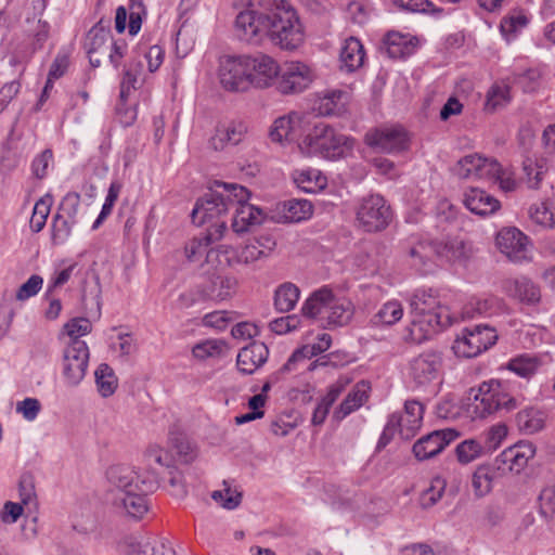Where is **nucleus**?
<instances>
[{
  "mask_svg": "<svg viewBox=\"0 0 555 555\" xmlns=\"http://www.w3.org/2000/svg\"><path fill=\"white\" fill-rule=\"evenodd\" d=\"M145 463L149 466V476L152 477L156 473L158 479V467L169 468L172 464V456L168 451L164 450L159 446H151L144 453Z\"/></svg>",
  "mask_w": 555,
  "mask_h": 555,
  "instance_id": "44",
  "label": "nucleus"
},
{
  "mask_svg": "<svg viewBox=\"0 0 555 555\" xmlns=\"http://www.w3.org/2000/svg\"><path fill=\"white\" fill-rule=\"evenodd\" d=\"M106 477L111 486L115 488L114 496L132 491H154L157 488L156 473L152 477L140 480L137 472L126 465L111 466L106 472Z\"/></svg>",
  "mask_w": 555,
  "mask_h": 555,
  "instance_id": "10",
  "label": "nucleus"
},
{
  "mask_svg": "<svg viewBox=\"0 0 555 555\" xmlns=\"http://www.w3.org/2000/svg\"><path fill=\"white\" fill-rule=\"evenodd\" d=\"M502 289L509 297L526 305H535L541 299L539 287L525 276L504 280L502 282Z\"/></svg>",
  "mask_w": 555,
  "mask_h": 555,
  "instance_id": "24",
  "label": "nucleus"
},
{
  "mask_svg": "<svg viewBox=\"0 0 555 555\" xmlns=\"http://www.w3.org/2000/svg\"><path fill=\"white\" fill-rule=\"evenodd\" d=\"M268 356L269 349L263 343L253 341L240 350L236 358L237 369L244 374H253L267 362Z\"/></svg>",
  "mask_w": 555,
  "mask_h": 555,
  "instance_id": "25",
  "label": "nucleus"
},
{
  "mask_svg": "<svg viewBox=\"0 0 555 555\" xmlns=\"http://www.w3.org/2000/svg\"><path fill=\"white\" fill-rule=\"evenodd\" d=\"M352 317L351 304L347 300H341L334 297L330 309L326 310L324 321L328 327L346 325Z\"/></svg>",
  "mask_w": 555,
  "mask_h": 555,
  "instance_id": "36",
  "label": "nucleus"
},
{
  "mask_svg": "<svg viewBox=\"0 0 555 555\" xmlns=\"http://www.w3.org/2000/svg\"><path fill=\"white\" fill-rule=\"evenodd\" d=\"M519 405L514 384L509 379H490L472 388L466 404L467 414L476 418H485L496 412H509Z\"/></svg>",
  "mask_w": 555,
  "mask_h": 555,
  "instance_id": "2",
  "label": "nucleus"
},
{
  "mask_svg": "<svg viewBox=\"0 0 555 555\" xmlns=\"http://www.w3.org/2000/svg\"><path fill=\"white\" fill-rule=\"evenodd\" d=\"M457 437L459 433L451 428L435 430L423 436L413 444V453L420 461L431 459Z\"/></svg>",
  "mask_w": 555,
  "mask_h": 555,
  "instance_id": "18",
  "label": "nucleus"
},
{
  "mask_svg": "<svg viewBox=\"0 0 555 555\" xmlns=\"http://www.w3.org/2000/svg\"><path fill=\"white\" fill-rule=\"evenodd\" d=\"M52 205V197L50 195H46L41 197L34 207L33 215L29 221V227L33 232H40L44 225L47 218L50 214V207Z\"/></svg>",
  "mask_w": 555,
  "mask_h": 555,
  "instance_id": "53",
  "label": "nucleus"
},
{
  "mask_svg": "<svg viewBox=\"0 0 555 555\" xmlns=\"http://www.w3.org/2000/svg\"><path fill=\"white\" fill-rule=\"evenodd\" d=\"M224 347L225 343L221 339H207L196 344L192 349V353L196 359L205 360L220 356Z\"/></svg>",
  "mask_w": 555,
  "mask_h": 555,
  "instance_id": "57",
  "label": "nucleus"
},
{
  "mask_svg": "<svg viewBox=\"0 0 555 555\" xmlns=\"http://www.w3.org/2000/svg\"><path fill=\"white\" fill-rule=\"evenodd\" d=\"M383 50L390 59H403L411 55L416 47L414 38L399 31H388L383 39Z\"/></svg>",
  "mask_w": 555,
  "mask_h": 555,
  "instance_id": "29",
  "label": "nucleus"
},
{
  "mask_svg": "<svg viewBox=\"0 0 555 555\" xmlns=\"http://www.w3.org/2000/svg\"><path fill=\"white\" fill-rule=\"evenodd\" d=\"M365 52L361 41L354 37L345 40L340 51L341 66L347 72H353L362 66Z\"/></svg>",
  "mask_w": 555,
  "mask_h": 555,
  "instance_id": "35",
  "label": "nucleus"
},
{
  "mask_svg": "<svg viewBox=\"0 0 555 555\" xmlns=\"http://www.w3.org/2000/svg\"><path fill=\"white\" fill-rule=\"evenodd\" d=\"M250 193L243 185L217 182L216 189L197 201L192 210V221L198 225L222 221L221 217L231 209L233 201L249 199Z\"/></svg>",
  "mask_w": 555,
  "mask_h": 555,
  "instance_id": "4",
  "label": "nucleus"
},
{
  "mask_svg": "<svg viewBox=\"0 0 555 555\" xmlns=\"http://www.w3.org/2000/svg\"><path fill=\"white\" fill-rule=\"evenodd\" d=\"M278 89L284 93H298L309 87L312 81V72L301 62H291L280 69Z\"/></svg>",
  "mask_w": 555,
  "mask_h": 555,
  "instance_id": "16",
  "label": "nucleus"
},
{
  "mask_svg": "<svg viewBox=\"0 0 555 555\" xmlns=\"http://www.w3.org/2000/svg\"><path fill=\"white\" fill-rule=\"evenodd\" d=\"M64 332L72 340H81L80 337L92 331V324L87 318H74L63 326Z\"/></svg>",
  "mask_w": 555,
  "mask_h": 555,
  "instance_id": "59",
  "label": "nucleus"
},
{
  "mask_svg": "<svg viewBox=\"0 0 555 555\" xmlns=\"http://www.w3.org/2000/svg\"><path fill=\"white\" fill-rule=\"evenodd\" d=\"M248 55H224L219 61V79L221 86L231 92L249 90Z\"/></svg>",
  "mask_w": 555,
  "mask_h": 555,
  "instance_id": "8",
  "label": "nucleus"
},
{
  "mask_svg": "<svg viewBox=\"0 0 555 555\" xmlns=\"http://www.w3.org/2000/svg\"><path fill=\"white\" fill-rule=\"evenodd\" d=\"M439 259L450 262L465 261L472 255V247L462 240H450L446 243L438 242Z\"/></svg>",
  "mask_w": 555,
  "mask_h": 555,
  "instance_id": "37",
  "label": "nucleus"
},
{
  "mask_svg": "<svg viewBox=\"0 0 555 555\" xmlns=\"http://www.w3.org/2000/svg\"><path fill=\"white\" fill-rule=\"evenodd\" d=\"M334 294L331 288L324 286L313 292L310 297L305 301L301 312L305 317L317 319L323 323L326 310L334 299Z\"/></svg>",
  "mask_w": 555,
  "mask_h": 555,
  "instance_id": "30",
  "label": "nucleus"
},
{
  "mask_svg": "<svg viewBox=\"0 0 555 555\" xmlns=\"http://www.w3.org/2000/svg\"><path fill=\"white\" fill-rule=\"evenodd\" d=\"M356 220L365 232L382 231L391 220L390 206L379 194L363 196L357 206Z\"/></svg>",
  "mask_w": 555,
  "mask_h": 555,
  "instance_id": "6",
  "label": "nucleus"
},
{
  "mask_svg": "<svg viewBox=\"0 0 555 555\" xmlns=\"http://www.w3.org/2000/svg\"><path fill=\"white\" fill-rule=\"evenodd\" d=\"M150 539L142 533L125 535L117 544V550L122 555H149Z\"/></svg>",
  "mask_w": 555,
  "mask_h": 555,
  "instance_id": "38",
  "label": "nucleus"
},
{
  "mask_svg": "<svg viewBox=\"0 0 555 555\" xmlns=\"http://www.w3.org/2000/svg\"><path fill=\"white\" fill-rule=\"evenodd\" d=\"M142 73L141 62H130L124 70L120 83V99L125 101L132 90L138 88L139 77Z\"/></svg>",
  "mask_w": 555,
  "mask_h": 555,
  "instance_id": "50",
  "label": "nucleus"
},
{
  "mask_svg": "<svg viewBox=\"0 0 555 555\" xmlns=\"http://www.w3.org/2000/svg\"><path fill=\"white\" fill-rule=\"evenodd\" d=\"M493 473L488 466H478L472 477V487L477 498L490 493L492 489Z\"/></svg>",
  "mask_w": 555,
  "mask_h": 555,
  "instance_id": "49",
  "label": "nucleus"
},
{
  "mask_svg": "<svg viewBox=\"0 0 555 555\" xmlns=\"http://www.w3.org/2000/svg\"><path fill=\"white\" fill-rule=\"evenodd\" d=\"M120 192V185L117 183H112L109 185L105 202L102 206L101 212L98 216L96 220L92 224V230H96L102 222L106 219L107 216L111 215L114 204L118 198Z\"/></svg>",
  "mask_w": 555,
  "mask_h": 555,
  "instance_id": "62",
  "label": "nucleus"
},
{
  "mask_svg": "<svg viewBox=\"0 0 555 555\" xmlns=\"http://www.w3.org/2000/svg\"><path fill=\"white\" fill-rule=\"evenodd\" d=\"M524 171L527 177V184L530 189H538L543 179L546 168L543 162H538L532 158L524 160Z\"/></svg>",
  "mask_w": 555,
  "mask_h": 555,
  "instance_id": "58",
  "label": "nucleus"
},
{
  "mask_svg": "<svg viewBox=\"0 0 555 555\" xmlns=\"http://www.w3.org/2000/svg\"><path fill=\"white\" fill-rule=\"evenodd\" d=\"M463 204L470 212L481 217L493 215L501 207L495 197L478 188H472L464 193Z\"/></svg>",
  "mask_w": 555,
  "mask_h": 555,
  "instance_id": "26",
  "label": "nucleus"
},
{
  "mask_svg": "<svg viewBox=\"0 0 555 555\" xmlns=\"http://www.w3.org/2000/svg\"><path fill=\"white\" fill-rule=\"evenodd\" d=\"M294 182L306 193H318L325 186L326 178L320 171L309 169L296 172Z\"/></svg>",
  "mask_w": 555,
  "mask_h": 555,
  "instance_id": "42",
  "label": "nucleus"
},
{
  "mask_svg": "<svg viewBox=\"0 0 555 555\" xmlns=\"http://www.w3.org/2000/svg\"><path fill=\"white\" fill-rule=\"evenodd\" d=\"M424 415V405L417 400H408L404 404V415L402 417L399 435L409 440L421 428Z\"/></svg>",
  "mask_w": 555,
  "mask_h": 555,
  "instance_id": "33",
  "label": "nucleus"
},
{
  "mask_svg": "<svg viewBox=\"0 0 555 555\" xmlns=\"http://www.w3.org/2000/svg\"><path fill=\"white\" fill-rule=\"evenodd\" d=\"M248 199L233 201L231 209L234 208V216L232 221V229L236 233H243L250 229L253 225H258L262 222V211L254 205L247 203Z\"/></svg>",
  "mask_w": 555,
  "mask_h": 555,
  "instance_id": "27",
  "label": "nucleus"
},
{
  "mask_svg": "<svg viewBox=\"0 0 555 555\" xmlns=\"http://www.w3.org/2000/svg\"><path fill=\"white\" fill-rule=\"evenodd\" d=\"M211 498L223 508L234 509L241 504L242 493L228 487L223 491H214Z\"/></svg>",
  "mask_w": 555,
  "mask_h": 555,
  "instance_id": "63",
  "label": "nucleus"
},
{
  "mask_svg": "<svg viewBox=\"0 0 555 555\" xmlns=\"http://www.w3.org/2000/svg\"><path fill=\"white\" fill-rule=\"evenodd\" d=\"M499 250L512 262L520 263L529 258L528 237L516 228H504L495 237Z\"/></svg>",
  "mask_w": 555,
  "mask_h": 555,
  "instance_id": "14",
  "label": "nucleus"
},
{
  "mask_svg": "<svg viewBox=\"0 0 555 555\" xmlns=\"http://www.w3.org/2000/svg\"><path fill=\"white\" fill-rule=\"evenodd\" d=\"M454 171L462 179H487L489 172H498V162L469 154L457 162Z\"/></svg>",
  "mask_w": 555,
  "mask_h": 555,
  "instance_id": "19",
  "label": "nucleus"
},
{
  "mask_svg": "<svg viewBox=\"0 0 555 555\" xmlns=\"http://www.w3.org/2000/svg\"><path fill=\"white\" fill-rule=\"evenodd\" d=\"M18 491L22 504L28 509H35L37 507V494L35 478L31 474L26 473L21 476Z\"/></svg>",
  "mask_w": 555,
  "mask_h": 555,
  "instance_id": "55",
  "label": "nucleus"
},
{
  "mask_svg": "<svg viewBox=\"0 0 555 555\" xmlns=\"http://www.w3.org/2000/svg\"><path fill=\"white\" fill-rule=\"evenodd\" d=\"M498 334L488 325H475L466 327L452 346L454 353L462 358H474L488 350L495 344Z\"/></svg>",
  "mask_w": 555,
  "mask_h": 555,
  "instance_id": "7",
  "label": "nucleus"
},
{
  "mask_svg": "<svg viewBox=\"0 0 555 555\" xmlns=\"http://www.w3.org/2000/svg\"><path fill=\"white\" fill-rule=\"evenodd\" d=\"M94 377L98 390L102 397L107 398L115 392L118 380L108 364H100L94 372Z\"/></svg>",
  "mask_w": 555,
  "mask_h": 555,
  "instance_id": "45",
  "label": "nucleus"
},
{
  "mask_svg": "<svg viewBox=\"0 0 555 555\" xmlns=\"http://www.w3.org/2000/svg\"><path fill=\"white\" fill-rule=\"evenodd\" d=\"M235 284L236 282L232 278L214 275L196 291L181 294L179 299L184 307L205 299L223 300L230 296Z\"/></svg>",
  "mask_w": 555,
  "mask_h": 555,
  "instance_id": "11",
  "label": "nucleus"
},
{
  "mask_svg": "<svg viewBox=\"0 0 555 555\" xmlns=\"http://www.w3.org/2000/svg\"><path fill=\"white\" fill-rule=\"evenodd\" d=\"M27 23L29 24L27 31L34 38V49L41 48L49 37V24L41 18L27 20Z\"/></svg>",
  "mask_w": 555,
  "mask_h": 555,
  "instance_id": "61",
  "label": "nucleus"
},
{
  "mask_svg": "<svg viewBox=\"0 0 555 555\" xmlns=\"http://www.w3.org/2000/svg\"><path fill=\"white\" fill-rule=\"evenodd\" d=\"M349 101V94L341 90H328L320 93L313 109L321 116L340 115Z\"/></svg>",
  "mask_w": 555,
  "mask_h": 555,
  "instance_id": "28",
  "label": "nucleus"
},
{
  "mask_svg": "<svg viewBox=\"0 0 555 555\" xmlns=\"http://www.w3.org/2000/svg\"><path fill=\"white\" fill-rule=\"evenodd\" d=\"M302 118L298 114L292 113L276 118L270 128L269 135L273 142L297 141L299 143L305 135L302 134Z\"/></svg>",
  "mask_w": 555,
  "mask_h": 555,
  "instance_id": "21",
  "label": "nucleus"
},
{
  "mask_svg": "<svg viewBox=\"0 0 555 555\" xmlns=\"http://www.w3.org/2000/svg\"><path fill=\"white\" fill-rule=\"evenodd\" d=\"M528 24V17L521 10H515L506 15L500 24V30L504 37L509 39Z\"/></svg>",
  "mask_w": 555,
  "mask_h": 555,
  "instance_id": "51",
  "label": "nucleus"
},
{
  "mask_svg": "<svg viewBox=\"0 0 555 555\" xmlns=\"http://www.w3.org/2000/svg\"><path fill=\"white\" fill-rule=\"evenodd\" d=\"M249 68L248 79L249 89L259 88L263 89L272 85L274 79L279 76L280 68L278 63L269 55L257 53L248 55Z\"/></svg>",
  "mask_w": 555,
  "mask_h": 555,
  "instance_id": "17",
  "label": "nucleus"
},
{
  "mask_svg": "<svg viewBox=\"0 0 555 555\" xmlns=\"http://www.w3.org/2000/svg\"><path fill=\"white\" fill-rule=\"evenodd\" d=\"M235 34L242 41L260 43L264 38L284 50H295L304 41L296 10L286 0H250L235 18Z\"/></svg>",
  "mask_w": 555,
  "mask_h": 555,
  "instance_id": "1",
  "label": "nucleus"
},
{
  "mask_svg": "<svg viewBox=\"0 0 555 555\" xmlns=\"http://www.w3.org/2000/svg\"><path fill=\"white\" fill-rule=\"evenodd\" d=\"M149 492L150 491H132L122 493V495H115L113 504L128 516L140 519L149 511V504L145 498Z\"/></svg>",
  "mask_w": 555,
  "mask_h": 555,
  "instance_id": "32",
  "label": "nucleus"
},
{
  "mask_svg": "<svg viewBox=\"0 0 555 555\" xmlns=\"http://www.w3.org/2000/svg\"><path fill=\"white\" fill-rule=\"evenodd\" d=\"M312 215V205L306 199H289L284 204V217L289 222H299Z\"/></svg>",
  "mask_w": 555,
  "mask_h": 555,
  "instance_id": "48",
  "label": "nucleus"
},
{
  "mask_svg": "<svg viewBox=\"0 0 555 555\" xmlns=\"http://www.w3.org/2000/svg\"><path fill=\"white\" fill-rule=\"evenodd\" d=\"M518 428L525 434L532 435L544 427V413L534 408L524 409L517 414Z\"/></svg>",
  "mask_w": 555,
  "mask_h": 555,
  "instance_id": "39",
  "label": "nucleus"
},
{
  "mask_svg": "<svg viewBox=\"0 0 555 555\" xmlns=\"http://www.w3.org/2000/svg\"><path fill=\"white\" fill-rule=\"evenodd\" d=\"M299 288L293 283L280 285L274 294V306L280 312H288L294 309L299 299Z\"/></svg>",
  "mask_w": 555,
  "mask_h": 555,
  "instance_id": "40",
  "label": "nucleus"
},
{
  "mask_svg": "<svg viewBox=\"0 0 555 555\" xmlns=\"http://www.w3.org/2000/svg\"><path fill=\"white\" fill-rule=\"evenodd\" d=\"M503 308V301L495 296L470 299L463 308L464 318L491 317L498 314Z\"/></svg>",
  "mask_w": 555,
  "mask_h": 555,
  "instance_id": "34",
  "label": "nucleus"
},
{
  "mask_svg": "<svg viewBox=\"0 0 555 555\" xmlns=\"http://www.w3.org/2000/svg\"><path fill=\"white\" fill-rule=\"evenodd\" d=\"M76 220H72L64 215L56 214L52 221V242L53 244H63L72 234Z\"/></svg>",
  "mask_w": 555,
  "mask_h": 555,
  "instance_id": "54",
  "label": "nucleus"
},
{
  "mask_svg": "<svg viewBox=\"0 0 555 555\" xmlns=\"http://www.w3.org/2000/svg\"><path fill=\"white\" fill-rule=\"evenodd\" d=\"M535 454V448L531 442H519L505 449L498 457L496 463L506 466L513 473H520L528 464V461Z\"/></svg>",
  "mask_w": 555,
  "mask_h": 555,
  "instance_id": "23",
  "label": "nucleus"
},
{
  "mask_svg": "<svg viewBox=\"0 0 555 555\" xmlns=\"http://www.w3.org/2000/svg\"><path fill=\"white\" fill-rule=\"evenodd\" d=\"M89 362V348L83 340H72L63 350L62 372L69 387L78 386L83 379Z\"/></svg>",
  "mask_w": 555,
  "mask_h": 555,
  "instance_id": "9",
  "label": "nucleus"
},
{
  "mask_svg": "<svg viewBox=\"0 0 555 555\" xmlns=\"http://www.w3.org/2000/svg\"><path fill=\"white\" fill-rule=\"evenodd\" d=\"M409 256L412 267L422 274H428L434 271L436 259H439L438 242L417 241L410 247Z\"/></svg>",
  "mask_w": 555,
  "mask_h": 555,
  "instance_id": "22",
  "label": "nucleus"
},
{
  "mask_svg": "<svg viewBox=\"0 0 555 555\" xmlns=\"http://www.w3.org/2000/svg\"><path fill=\"white\" fill-rule=\"evenodd\" d=\"M370 390L371 386L369 382H358L340 403V405L334 411L333 417L336 421H341L353 411L361 408L367 400Z\"/></svg>",
  "mask_w": 555,
  "mask_h": 555,
  "instance_id": "31",
  "label": "nucleus"
},
{
  "mask_svg": "<svg viewBox=\"0 0 555 555\" xmlns=\"http://www.w3.org/2000/svg\"><path fill=\"white\" fill-rule=\"evenodd\" d=\"M487 179L496 183L499 188L504 192L514 191L516 188V181L514 179L513 172L508 169L502 168L499 163L498 172H489Z\"/></svg>",
  "mask_w": 555,
  "mask_h": 555,
  "instance_id": "64",
  "label": "nucleus"
},
{
  "mask_svg": "<svg viewBox=\"0 0 555 555\" xmlns=\"http://www.w3.org/2000/svg\"><path fill=\"white\" fill-rule=\"evenodd\" d=\"M538 501L539 515L550 525L555 519V477L541 490Z\"/></svg>",
  "mask_w": 555,
  "mask_h": 555,
  "instance_id": "43",
  "label": "nucleus"
},
{
  "mask_svg": "<svg viewBox=\"0 0 555 555\" xmlns=\"http://www.w3.org/2000/svg\"><path fill=\"white\" fill-rule=\"evenodd\" d=\"M227 231V222L218 221L208 225L206 232L198 236L194 237L186 246H185V255L190 261H197L204 255L208 256L210 250L209 246L221 240Z\"/></svg>",
  "mask_w": 555,
  "mask_h": 555,
  "instance_id": "20",
  "label": "nucleus"
},
{
  "mask_svg": "<svg viewBox=\"0 0 555 555\" xmlns=\"http://www.w3.org/2000/svg\"><path fill=\"white\" fill-rule=\"evenodd\" d=\"M111 20L101 18L87 34L85 49L91 66L99 67L102 57L108 53L111 39Z\"/></svg>",
  "mask_w": 555,
  "mask_h": 555,
  "instance_id": "15",
  "label": "nucleus"
},
{
  "mask_svg": "<svg viewBox=\"0 0 555 555\" xmlns=\"http://www.w3.org/2000/svg\"><path fill=\"white\" fill-rule=\"evenodd\" d=\"M403 308L397 300H390L384 304L373 315L371 322L374 325H393L402 319Z\"/></svg>",
  "mask_w": 555,
  "mask_h": 555,
  "instance_id": "46",
  "label": "nucleus"
},
{
  "mask_svg": "<svg viewBox=\"0 0 555 555\" xmlns=\"http://www.w3.org/2000/svg\"><path fill=\"white\" fill-rule=\"evenodd\" d=\"M531 220L543 227H555V203H540L530 208Z\"/></svg>",
  "mask_w": 555,
  "mask_h": 555,
  "instance_id": "52",
  "label": "nucleus"
},
{
  "mask_svg": "<svg viewBox=\"0 0 555 555\" xmlns=\"http://www.w3.org/2000/svg\"><path fill=\"white\" fill-rule=\"evenodd\" d=\"M232 257L228 258L230 264L241 263V264H250L261 258H263V251L260 250L257 244H253L249 242L244 247L240 249H233Z\"/></svg>",
  "mask_w": 555,
  "mask_h": 555,
  "instance_id": "56",
  "label": "nucleus"
},
{
  "mask_svg": "<svg viewBox=\"0 0 555 555\" xmlns=\"http://www.w3.org/2000/svg\"><path fill=\"white\" fill-rule=\"evenodd\" d=\"M486 446L479 439H465L455 448V456L459 463L469 464L479 459L485 452Z\"/></svg>",
  "mask_w": 555,
  "mask_h": 555,
  "instance_id": "47",
  "label": "nucleus"
},
{
  "mask_svg": "<svg viewBox=\"0 0 555 555\" xmlns=\"http://www.w3.org/2000/svg\"><path fill=\"white\" fill-rule=\"evenodd\" d=\"M442 367V353L437 350H426L410 362V376L418 387H424L436 380Z\"/></svg>",
  "mask_w": 555,
  "mask_h": 555,
  "instance_id": "13",
  "label": "nucleus"
},
{
  "mask_svg": "<svg viewBox=\"0 0 555 555\" xmlns=\"http://www.w3.org/2000/svg\"><path fill=\"white\" fill-rule=\"evenodd\" d=\"M353 139L336 131L328 124L319 121L307 129L298 146L307 154L325 159L346 157L353 149Z\"/></svg>",
  "mask_w": 555,
  "mask_h": 555,
  "instance_id": "5",
  "label": "nucleus"
},
{
  "mask_svg": "<svg viewBox=\"0 0 555 555\" xmlns=\"http://www.w3.org/2000/svg\"><path fill=\"white\" fill-rule=\"evenodd\" d=\"M411 334L414 339L422 340L440 328L451 324L446 307L440 305L437 292L417 289L410 298Z\"/></svg>",
  "mask_w": 555,
  "mask_h": 555,
  "instance_id": "3",
  "label": "nucleus"
},
{
  "mask_svg": "<svg viewBox=\"0 0 555 555\" xmlns=\"http://www.w3.org/2000/svg\"><path fill=\"white\" fill-rule=\"evenodd\" d=\"M509 100V87L503 83H495L487 94V107L494 111L508 103Z\"/></svg>",
  "mask_w": 555,
  "mask_h": 555,
  "instance_id": "60",
  "label": "nucleus"
},
{
  "mask_svg": "<svg viewBox=\"0 0 555 555\" xmlns=\"http://www.w3.org/2000/svg\"><path fill=\"white\" fill-rule=\"evenodd\" d=\"M540 365L541 361L537 356L520 354L508 361L507 370L522 378L529 379L537 373Z\"/></svg>",
  "mask_w": 555,
  "mask_h": 555,
  "instance_id": "41",
  "label": "nucleus"
},
{
  "mask_svg": "<svg viewBox=\"0 0 555 555\" xmlns=\"http://www.w3.org/2000/svg\"><path fill=\"white\" fill-rule=\"evenodd\" d=\"M365 142L383 153H400L409 147L406 131L400 126L382 127L369 131L365 134Z\"/></svg>",
  "mask_w": 555,
  "mask_h": 555,
  "instance_id": "12",
  "label": "nucleus"
}]
</instances>
